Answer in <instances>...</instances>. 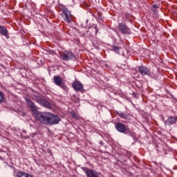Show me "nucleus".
<instances>
[{"label": "nucleus", "mask_w": 177, "mask_h": 177, "mask_svg": "<svg viewBox=\"0 0 177 177\" xmlns=\"http://www.w3.org/2000/svg\"><path fill=\"white\" fill-rule=\"evenodd\" d=\"M35 118L41 124L46 125H56L60 122V118L50 112H36L34 114Z\"/></svg>", "instance_id": "1"}, {"label": "nucleus", "mask_w": 177, "mask_h": 177, "mask_svg": "<svg viewBox=\"0 0 177 177\" xmlns=\"http://www.w3.org/2000/svg\"><path fill=\"white\" fill-rule=\"evenodd\" d=\"M53 81L55 84V85H57V86H59V88H62V89H64V91H68V87L66 85L64 82H63V80L62 77L59 75H55L53 77Z\"/></svg>", "instance_id": "2"}, {"label": "nucleus", "mask_w": 177, "mask_h": 177, "mask_svg": "<svg viewBox=\"0 0 177 177\" xmlns=\"http://www.w3.org/2000/svg\"><path fill=\"white\" fill-rule=\"evenodd\" d=\"M33 99L34 100H35V102H37V103H39V104H41L44 107H46V109H50L51 107L50 103L46 101L45 98L42 97H38V96L34 95Z\"/></svg>", "instance_id": "3"}, {"label": "nucleus", "mask_w": 177, "mask_h": 177, "mask_svg": "<svg viewBox=\"0 0 177 177\" xmlns=\"http://www.w3.org/2000/svg\"><path fill=\"white\" fill-rule=\"evenodd\" d=\"M118 28L119 31H120L122 34H127L129 35V34H131V29H129V28H128V26H127V24H125V23L124 22L119 24Z\"/></svg>", "instance_id": "4"}, {"label": "nucleus", "mask_w": 177, "mask_h": 177, "mask_svg": "<svg viewBox=\"0 0 177 177\" xmlns=\"http://www.w3.org/2000/svg\"><path fill=\"white\" fill-rule=\"evenodd\" d=\"M26 102L29 109L33 112V117L35 113H39L38 111V106H35V104L32 102L30 99H26Z\"/></svg>", "instance_id": "5"}, {"label": "nucleus", "mask_w": 177, "mask_h": 177, "mask_svg": "<svg viewBox=\"0 0 177 177\" xmlns=\"http://www.w3.org/2000/svg\"><path fill=\"white\" fill-rule=\"evenodd\" d=\"M72 86L76 92H81L84 89V85L80 81L73 82Z\"/></svg>", "instance_id": "6"}, {"label": "nucleus", "mask_w": 177, "mask_h": 177, "mask_svg": "<svg viewBox=\"0 0 177 177\" xmlns=\"http://www.w3.org/2000/svg\"><path fill=\"white\" fill-rule=\"evenodd\" d=\"M63 17H64V20H65V21H66V23H71V21H73V17H71V12L66 9L63 11Z\"/></svg>", "instance_id": "7"}, {"label": "nucleus", "mask_w": 177, "mask_h": 177, "mask_svg": "<svg viewBox=\"0 0 177 177\" xmlns=\"http://www.w3.org/2000/svg\"><path fill=\"white\" fill-rule=\"evenodd\" d=\"M84 171L86 174L87 177H99L97 172L93 169L85 168Z\"/></svg>", "instance_id": "8"}, {"label": "nucleus", "mask_w": 177, "mask_h": 177, "mask_svg": "<svg viewBox=\"0 0 177 177\" xmlns=\"http://www.w3.org/2000/svg\"><path fill=\"white\" fill-rule=\"evenodd\" d=\"M115 129L121 133H125V132H127V127L125 124L121 122H118L115 124Z\"/></svg>", "instance_id": "9"}, {"label": "nucleus", "mask_w": 177, "mask_h": 177, "mask_svg": "<svg viewBox=\"0 0 177 177\" xmlns=\"http://www.w3.org/2000/svg\"><path fill=\"white\" fill-rule=\"evenodd\" d=\"M61 57L62 60H71V59H74V54L72 52H66L64 53L61 55Z\"/></svg>", "instance_id": "10"}, {"label": "nucleus", "mask_w": 177, "mask_h": 177, "mask_svg": "<svg viewBox=\"0 0 177 177\" xmlns=\"http://www.w3.org/2000/svg\"><path fill=\"white\" fill-rule=\"evenodd\" d=\"M138 73H140L141 75H150V70L145 66H140L138 68Z\"/></svg>", "instance_id": "11"}, {"label": "nucleus", "mask_w": 177, "mask_h": 177, "mask_svg": "<svg viewBox=\"0 0 177 177\" xmlns=\"http://www.w3.org/2000/svg\"><path fill=\"white\" fill-rule=\"evenodd\" d=\"M176 122V118L174 116L169 117L165 122V125H172Z\"/></svg>", "instance_id": "12"}, {"label": "nucleus", "mask_w": 177, "mask_h": 177, "mask_svg": "<svg viewBox=\"0 0 177 177\" xmlns=\"http://www.w3.org/2000/svg\"><path fill=\"white\" fill-rule=\"evenodd\" d=\"M8 29H6V27L0 26V34L3 35L4 37H7V38H9V35H8Z\"/></svg>", "instance_id": "13"}, {"label": "nucleus", "mask_w": 177, "mask_h": 177, "mask_svg": "<svg viewBox=\"0 0 177 177\" xmlns=\"http://www.w3.org/2000/svg\"><path fill=\"white\" fill-rule=\"evenodd\" d=\"M17 177H32L30 174L26 173L24 171H18L17 174Z\"/></svg>", "instance_id": "14"}, {"label": "nucleus", "mask_w": 177, "mask_h": 177, "mask_svg": "<svg viewBox=\"0 0 177 177\" xmlns=\"http://www.w3.org/2000/svg\"><path fill=\"white\" fill-rule=\"evenodd\" d=\"M116 114L118 115V117H120V118H123L124 120H128V115H127L124 112H116Z\"/></svg>", "instance_id": "15"}, {"label": "nucleus", "mask_w": 177, "mask_h": 177, "mask_svg": "<svg viewBox=\"0 0 177 177\" xmlns=\"http://www.w3.org/2000/svg\"><path fill=\"white\" fill-rule=\"evenodd\" d=\"M70 114L71 115V117L72 118H73V120H80V116H78V115H77L75 112L74 111L70 112Z\"/></svg>", "instance_id": "16"}, {"label": "nucleus", "mask_w": 177, "mask_h": 177, "mask_svg": "<svg viewBox=\"0 0 177 177\" xmlns=\"http://www.w3.org/2000/svg\"><path fill=\"white\" fill-rule=\"evenodd\" d=\"M120 48L119 47H117L115 46H112V50L115 52V53H118V55H120Z\"/></svg>", "instance_id": "17"}, {"label": "nucleus", "mask_w": 177, "mask_h": 177, "mask_svg": "<svg viewBox=\"0 0 177 177\" xmlns=\"http://www.w3.org/2000/svg\"><path fill=\"white\" fill-rule=\"evenodd\" d=\"M3 100H5V96H3V93L0 91V103H3Z\"/></svg>", "instance_id": "18"}, {"label": "nucleus", "mask_w": 177, "mask_h": 177, "mask_svg": "<svg viewBox=\"0 0 177 177\" xmlns=\"http://www.w3.org/2000/svg\"><path fill=\"white\" fill-rule=\"evenodd\" d=\"M152 8H153V9H158V6H157V4H153L152 6Z\"/></svg>", "instance_id": "19"}, {"label": "nucleus", "mask_w": 177, "mask_h": 177, "mask_svg": "<svg viewBox=\"0 0 177 177\" xmlns=\"http://www.w3.org/2000/svg\"><path fill=\"white\" fill-rule=\"evenodd\" d=\"M99 32V30H97V28L95 27V34H97Z\"/></svg>", "instance_id": "20"}]
</instances>
